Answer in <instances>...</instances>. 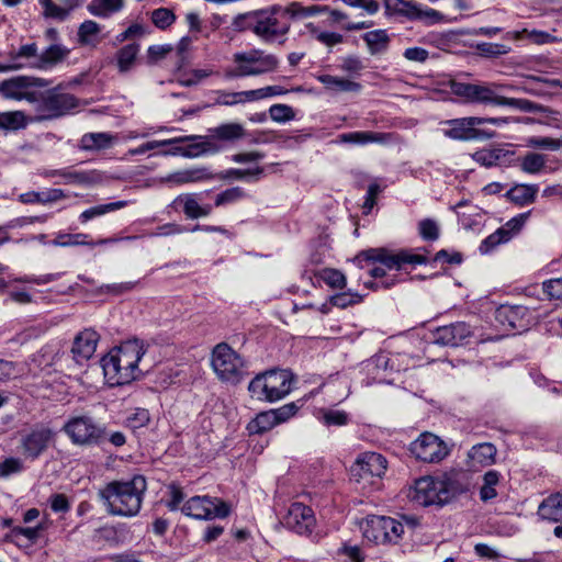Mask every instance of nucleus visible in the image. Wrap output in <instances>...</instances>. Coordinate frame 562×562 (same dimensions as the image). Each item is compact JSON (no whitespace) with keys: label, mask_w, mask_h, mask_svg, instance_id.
Masks as SVG:
<instances>
[{"label":"nucleus","mask_w":562,"mask_h":562,"mask_svg":"<svg viewBox=\"0 0 562 562\" xmlns=\"http://www.w3.org/2000/svg\"><path fill=\"white\" fill-rule=\"evenodd\" d=\"M327 11L326 7H302L292 3L288 9L273 8L239 14L233 25L236 32H254L256 35H285L292 21L301 16H311Z\"/></svg>","instance_id":"1"},{"label":"nucleus","mask_w":562,"mask_h":562,"mask_svg":"<svg viewBox=\"0 0 562 562\" xmlns=\"http://www.w3.org/2000/svg\"><path fill=\"white\" fill-rule=\"evenodd\" d=\"M147 483L143 475L114 480L98 491V498L111 516L135 517L142 508Z\"/></svg>","instance_id":"2"},{"label":"nucleus","mask_w":562,"mask_h":562,"mask_svg":"<svg viewBox=\"0 0 562 562\" xmlns=\"http://www.w3.org/2000/svg\"><path fill=\"white\" fill-rule=\"evenodd\" d=\"M145 355L140 340L132 339L122 342L101 358V367L109 386H121L136 380L140 370L138 363Z\"/></svg>","instance_id":"3"},{"label":"nucleus","mask_w":562,"mask_h":562,"mask_svg":"<svg viewBox=\"0 0 562 562\" xmlns=\"http://www.w3.org/2000/svg\"><path fill=\"white\" fill-rule=\"evenodd\" d=\"M465 491L467 486L456 475L425 476L416 480L413 490L409 492V497L420 506H442Z\"/></svg>","instance_id":"4"},{"label":"nucleus","mask_w":562,"mask_h":562,"mask_svg":"<svg viewBox=\"0 0 562 562\" xmlns=\"http://www.w3.org/2000/svg\"><path fill=\"white\" fill-rule=\"evenodd\" d=\"M361 268L362 261H372L373 263H380L370 269L369 273L373 278H384L386 276V269L389 270H401L404 265H424L427 262V258L423 255L411 254L406 250L393 252L385 248H370L361 251L353 259Z\"/></svg>","instance_id":"5"},{"label":"nucleus","mask_w":562,"mask_h":562,"mask_svg":"<svg viewBox=\"0 0 562 562\" xmlns=\"http://www.w3.org/2000/svg\"><path fill=\"white\" fill-rule=\"evenodd\" d=\"M293 374L289 370L273 369L257 374L249 383L248 391L251 397L277 402L291 392Z\"/></svg>","instance_id":"6"},{"label":"nucleus","mask_w":562,"mask_h":562,"mask_svg":"<svg viewBox=\"0 0 562 562\" xmlns=\"http://www.w3.org/2000/svg\"><path fill=\"white\" fill-rule=\"evenodd\" d=\"M69 54V49L59 45L54 44L47 47L45 50L38 53L37 46L32 44L22 45L18 50L12 49L10 55L9 69L20 68H37L47 69L57 63L64 60Z\"/></svg>","instance_id":"7"},{"label":"nucleus","mask_w":562,"mask_h":562,"mask_svg":"<svg viewBox=\"0 0 562 562\" xmlns=\"http://www.w3.org/2000/svg\"><path fill=\"white\" fill-rule=\"evenodd\" d=\"M233 59L236 66L226 71L227 78L260 76L274 71L279 66V59L274 55L257 49L236 53Z\"/></svg>","instance_id":"8"},{"label":"nucleus","mask_w":562,"mask_h":562,"mask_svg":"<svg viewBox=\"0 0 562 562\" xmlns=\"http://www.w3.org/2000/svg\"><path fill=\"white\" fill-rule=\"evenodd\" d=\"M211 364L217 378L223 382L237 384L246 374L244 359L225 342L214 347Z\"/></svg>","instance_id":"9"},{"label":"nucleus","mask_w":562,"mask_h":562,"mask_svg":"<svg viewBox=\"0 0 562 562\" xmlns=\"http://www.w3.org/2000/svg\"><path fill=\"white\" fill-rule=\"evenodd\" d=\"M497 89L521 90V86L498 83H474L470 103L510 106L520 111H533L536 105L527 99L507 98L497 94Z\"/></svg>","instance_id":"10"},{"label":"nucleus","mask_w":562,"mask_h":562,"mask_svg":"<svg viewBox=\"0 0 562 562\" xmlns=\"http://www.w3.org/2000/svg\"><path fill=\"white\" fill-rule=\"evenodd\" d=\"M480 125H483L480 116L451 119L440 122V132L445 137L459 142L487 140L495 137L494 131L479 128Z\"/></svg>","instance_id":"11"},{"label":"nucleus","mask_w":562,"mask_h":562,"mask_svg":"<svg viewBox=\"0 0 562 562\" xmlns=\"http://www.w3.org/2000/svg\"><path fill=\"white\" fill-rule=\"evenodd\" d=\"M32 105L40 120H50L66 114L77 106V100L69 93L58 92L56 89L36 91Z\"/></svg>","instance_id":"12"},{"label":"nucleus","mask_w":562,"mask_h":562,"mask_svg":"<svg viewBox=\"0 0 562 562\" xmlns=\"http://www.w3.org/2000/svg\"><path fill=\"white\" fill-rule=\"evenodd\" d=\"M63 431L74 445L81 447L98 446L105 437L104 428L88 416L69 418L63 426Z\"/></svg>","instance_id":"13"},{"label":"nucleus","mask_w":562,"mask_h":562,"mask_svg":"<svg viewBox=\"0 0 562 562\" xmlns=\"http://www.w3.org/2000/svg\"><path fill=\"white\" fill-rule=\"evenodd\" d=\"M404 532L403 525L392 517L369 516L362 526L363 537L376 544L396 543Z\"/></svg>","instance_id":"14"},{"label":"nucleus","mask_w":562,"mask_h":562,"mask_svg":"<svg viewBox=\"0 0 562 562\" xmlns=\"http://www.w3.org/2000/svg\"><path fill=\"white\" fill-rule=\"evenodd\" d=\"M181 512L195 519L225 518L231 508L227 503L210 496H193L181 507Z\"/></svg>","instance_id":"15"},{"label":"nucleus","mask_w":562,"mask_h":562,"mask_svg":"<svg viewBox=\"0 0 562 562\" xmlns=\"http://www.w3.org/2000/svg\"><path fill=\"white\" fill-rule=\"evenodd\" d=\"M386 459L376 452L361 453L350 469L351 476L357 482L373 484L386 471Z\"/></svg>","instance_id":"16"},{"label":"nucleus","mask_w":562,"mask_h":562,"mask_svg":"<svg viewBox=\"0 0 562 562\" xmlns=\"http://www.w3.org/2000/svg\"><path fill=\"white\" fill-rule=\"evenodd\" d=\"M54 431L45 426H37L22 435L20 449L22 456L31 461L38 459L54 442Z\"/></svg>","instance_id":"17"},{"label":"nucleus","mask_w":562,"mask_h":562,"mask_svg":"<svg viewBox=\"0 0 562 562\" xmlns=\"http://www.w3.org/2000/svg\"><path fill=\"white\" fill-rule=\"evenodd\" d=\"M411 452L423 462L435 463L443 460L449 454V449L438 436L425 432L412 442Z\"/></svg>","instance_id":"18"},{"label":"nucleus","mask_w":562,"mask_h":562,"mask_svg":"<svg viewBox=\"0 0 562 562\" xmlns=\"http://www.w3.org/2000/svg\"><path fill=\"white\" fill-rule=\"evenodd\" d=\"M45 86H47V82L44 79L16 76L0 82V93L5 99L26 100L32 104L33 100H35L36 92L35 90H32V88Z\"/></svg>","instance_id":"19"},{"label":"nucleus","mask_w":562,"mask_h":562,"mask_svg":"<svg viewBox=\"0 0 562 562\" xmlns=\"http://www.w3.org/2000/svg\"><path fill=\"white\" fill-rule=\"evenodd\" d=\"M495 321L504 330L524 331L531 324L529 308L521 305H501L495 311Z\"/></svg>","instance_id":"20"},{"label":"nucleus","mask_w":562,"mask_h":562,"mask_svg":"<svg viewBox=\"0 0 562 562\" xmlns=\"http://www.w3.org/2000/svg\"><path fill=\"white\" fill-rule=\"evenodd\" d=\"M529 212L518 214L517 216L507 221L502 227L496 229L493 234L488 235L480 245V251L487 254L496 246L509 241L515 234H517L525 225Z\"/></svg>","instance_id":"21"},{"label":"nucleus","mask_w":562,"mask_h":562,"mask_svg":"<svg viewBox=\"0 0 562 562\" xmlns=\"http://www.w3.org/2000/svg\"><path fill=\"white\" fill-rule=\"evenodd\" d=\"M285 526L299 535H310L316 525L313 509L302 503H293L284 516Z\"/></svg>","instance_id":"22"},{"label":"nucleus","mask_w":562,"mask_h":562,"mask_svg":"<svg viewBox=\"0 0 562 562\" xmlns=\"http://www.w3.org/2000/svg\"><path fill=\"white\" fill-rule=\"evenodd\" d=\"M100 335L93 328H85L79 331L72 341L71 355L72 359L78 363L82 364L90 360L95 350Z\"/></svg>","instance_id":"23"},{"label":"nucleus","mask_w":562,"mask_h":562,"mask_svg":"<svg viewBox=\"0 0 562 562\" xmlns=\"http://www.w3.org/2000/svg\"><path fill=\"white\" fill-rule=\"evenodd\" d=\"M471 335V329L464 322L438 327L432 331V341L436 345L457 347Z\"/></svg>","instance_id":"24"},{"label":"nucleus","mask_w":562,"mask_h":562,"mask_svg":"<svg viewBox=\"0 0 562 562\" xmlns=\"http://www.w3.org/2000/svg\"><path fill=\"white\" fill-rule=\"evenodd\" d=\"M173 139H179L178 144H183L184 157L187 158L215 154L220 150V147L209 136L189 135L175 137Z\"/></svg>","instance_id":"25"},{"label":"nucleus","mask_w":562,"mask_h":562,"mask_svg":"<svg viewBox=\"0 0 562 562\" xmlns=\"http://www.w3.org/2000/svg\"><path fill=\"white\" fill-rule=\"evenodd\" d=\"M171 206L175 209L182 207L184 215L191 220L206 217L212 213V205H201L198 194L195 193H183L178 195L172 201Z\"/></svg>","instance_id":"26"},{"label":"nucleus","mask_w":562,"mask_h":562,"mask_svg":"<svg viewBox=\"0 0 562 562\" xmlns=\"http://www.w3.org/2000/svg\"><path fill=\"white\" fill-rule=\"evenodd\" d=\"M117 136L106 132L86 133L79 140V148L85 151H101L110 149L116 143Z\"/></svg>","instance_id":"27"},{"label":"nucleus","mask_w":562,"mask_h":562,"mask_svg":"<svg viewBox=\"0 0 562 562\" xmlns=\"http://www.w3.org/2000/svg\"><path fill=\"white\" fill-rule=\"evenodd\" d=\"M213 175L209 171L207 168H189L179 170L166 176L162 180L167 183H172L176 186H181L186 183L200 182L203 180L212 179Z\"/></svg>","instance_id":"28"},{"label":"nucleus","mask_w":562,"mask_h":562,"mask_svg":"<svg viewBox=\"0 0 562 562\" xmlns=\"http://www.w3.org/2000/svg\"><path fill=\"white\" fill-rule=\"evenodd\" d=\"M538 515L543 520L562 522V493H554L544 498L538 507Z\"/></svg>","instance_id":"29"},{"label":"nucleus","mask_w":562,"mask_h":562,"mask_svg":"<svg viewBox=\"0 0 562 562\" xmlns=\"http://www.w3.org/2000/svg\"><path fill=\"white\" fill-rule=\"evenodd\" d=\"M49 177L58 176L68 184H91L99 179L95 171H75L70 169L52 170L47 173Z\"/></svg>","instance_id":"30"},{"label":"nucleus","mask_w":562,"mask_h":562,"mask_svg":"<svg viewBox=\"0 0 562 562\" xmlns=\"http://www.w3.org/2000/svg\"><path fill=\"white\" fill-rule=\"evenodd\" d=\"M211 139H218L223 142H234L245 137L246 131L239 123H225L210 130Z\"/></svg>","instance_id":"31"},{"label":"nucleus","mask_w":562,"mask_h":562,"mask_svg":"<svg viewBox=\"0 0 562 562\" xmlns=\"http://www.w3.org/2000/svg\"><path fill=\"white\" fill-rule=\"evenodd\" d=\"M389 139L387 134L375 132H350L338 136L339 143L366 145L369 143H384Z\"/></svg>","instance_id":"32"},{"label":"nucleus","mask_w":562,"mask_h":562,"mask_svg":"<svg viewBox=\"0 0 562 562\" xmlns=\"http://www.w3.org/2000/svg\"><path fill=\"white\" fill-rule=\"evenodd\" d=\"M537 184H515L506 193V196L518 205H527L533 203L538 192Z\"/></svg>","instance_id":"33"},{"label":"nucleus","mask_w":562,"mask_h":562,"mask_svg":"<svg viewBox=\"0 0 562 562\" xmlns=\"http://www.w3.org/2000/svg\"><path fill=\"white\" fill-rule=\"evenodd\" d=\"M496 448L490 442L475 445L469 451L473 465L486 467L495 462Z\"/></svg>","instance_id":"34"},{"label":"nucleus","mask_w":562,"mask_h":562,"mask_svg":"<svg viewBox=\"0 0 562 562\" xmlns=\"http://www.w3.org/2000/svg\"><path fill=\"white\" fill-rule=\"evenodd\" d=\"M124 7V0H91L88 4V11L100 18H108L121 11Z\"/></svg>","instance_id":"35"},{"label":"nucleus","mask_w":562,"mask_h":562,"mask_svg":"<svg viewBox=\"0 0 562 562\" xmlns=\"http://www.w3.org/2000/svg\"><path fill=\"white\" fill-rule=\"evenodd\" d=\"M278 425L277 418L272 409L259 413L247 425L250 435L263 434Z\"/></svg>","instance_id":"36"},{"label":"nucleus","mask_w":562,"mask_h":562,"mask_svg":"<svg viewBox=\"0 0 562 562\" xmlns=\"http://www.w3.org/2000/svg\"><path fill=\"white\" fill-rule=\"evenodd\" d=\"M520 169L529 175L540 173L547 164V156L536 151H528L518 159Z\"/></svg>","instance_id":"37"},{"label":"nucleus","mask_w":562,"mask_h":562,"mask_svg":"<svg viewBox=\"0 0 562 562\" xmlns=\"http://www.w3.org/2000/svg\"><path fill=\"white\" fill-rule=\"evenodd\" d=\"M127 204H128L127 201H116V202H111V203H106V204L95 205L93 207H90V209L83 211L80 214L79 220L81 223H87L88 221H90L94 217L102 216L109 212H114V211L121 210V209L125 207Z\"/></svg>","instance_id":"38"},{"label":"nucleus","mask_w":562,"mask_h":562,"mask_svg":"<svg viewBox=\"0 0 562 562\" xmlns=\"http://www.w3.org/2000/svg\"><path fill=\"white\" fill-rule=\"evenodd\" d=\"M317 419L327 427H340L349 423V415L344 411L322 408L317 413Z\"/></svg>","instance_id":"39"},{"label":"nucleus","mask_w":562,"mask_h":562,"mask_svg":"<svg viewBox=\"0 0 562 562\" xmlns=\"http://www.w3.org/2000/svg\"><path fill=\"white\" fill-rule=\"evenodd\" d=\"M540 86L562 88V80L530 76L522 82L521 90L527 93L539 94L543 91Z\"/></svg>","instance_id":"40"},{"label":"nucleus","mask_w":562,"mask_h":562,"mask_svg":"<svg viewBox=\"0 0 562 562\" xmlns=\"http://www.w3.org/2000/svg\"><path fill=\"white\" fill-rule=\"evenodd\" d=\"M139 46L135 43L122 47L117 52V67L121 72L128 71L136 63Z\"/></svg>","instance_id":"41"},{"label":"nucleus","mask_w":562,"mask_h":562,"mask_svg":"<svg viewBox=\"0 0 562 562\" xmlns=\"http://www.w3.org/2000/svg\"><path fill=\"white\" fill-rule=\"evenodd\" d=\"M318 81L322 82L327 89L334 91H358L360 85L344 78H338L331 75L318 76Z\"/></svg>","instance_id":"42"},{"label":"nucleus","mask_w":562,"mask_h":562,"mask_svg":"<svg viewBox=\"0 0 562 562\" xmlns=\"http://www.w3.org/2000/svg\"><path fill=\"white\" fill-rule=\"evenodd\" d=\"M506 156L502 148L481 149L473 154V159L484 167H492L498 164Z\"/></svg>","instance_id":"43"},{"label":"nucleus","mask_w":562,"mask_h":562,"mask_svg":"<svg viewBox=\"0 0 562 562\" xmlns=\"http://www.w3.org/2000/svg\"><path fill=\"white\" fill-rule=\"evenodd\" d=\"M499 473L495 470L487 471L483 476V485L480 490V498L487 502L497 496L495 486L499 482Z\"/></svg>","instance_id":"44"},{"label":"nucleus","mask_w":562,"mask_h":562,"mask_svg":"<svg viewBox=\"0 0 562 562\" xmlns=\"http://www.w3.org/2000/svg\"><path fill=\"white\" fill-rule=\"evenodd\" d=\"M526 144L531 148L555 151L562 148V137L530 136L526 139Z\"/></svg>","instance_id":"45"},{"label":"nucleus","mask_w":562,"mask_h":562,"mask_svg":"<svg viewBox=\"0 0 562 562\" xmlns=\"http://www.w3.org/2000/svg\"><path fill=\"white\" fill-rule=\"evenodd\" d=\"M26 125L25 115L21 111L0 112V127L19 130Z\"/></svg>","instance_id":"46"},{"label":"nucleus","mask_w":562,"mask_h":562,"mask_svg":"<svg viewBox=\"0 0 562 562\" xmlns=\"http://www.w3.org/2000/svg\"><path fill=\"white\" fill-rule=\"evenodd\" d=\"M247 198V193L245 190L240 187H233L229 189H226L218 193L215 196L214 204L215 206H224L228 204H234L243 199Z\"/></svg>","instance_id":"47"},{"label":"nucleus","mask_w":562,"mask_h":562,"mask_svg":"<svg viewBox=\"0 0 562 562\" xmlns=\"http://www.w3.org/2000/svg\"><path fill=\"white\" fill-rule=\"evenodd\" d=\"M8 540L15 542L21 546V538H25L29 544H34L38 540L40 536L35 527H13L9 535L5 537Z\"/></svg>","instance_id":"48"},{"label":"nucleus","mask_w":562,"mask_h":562,"mask_svg":"<svg viewBox=\"0 0 562 562\" xmlns=\"http://www.w3.org/2000/svg\"><path fill=\"white\" fill-rule=\"evenodd\" d=\"M88 235L86 234H58L57 237L52 241V245L58 247H69L79 245H93L87 240Z\"/></svg>","instance_id":"49"},{"label":"nucleus","mask_w":562,"mask_h":562,"mask_svg":"<svg viewBox=\"0 0 562 562\" xmlns=\"http://www.w3.org/2000/svg\"><path fill=\"white\" fill-rule=\"evenodd\" d=\"M416 2L406 0H385V9L391 13H400L412 19L415 13Z\"/></svg>","instance_id":"50"},{"label":"nucleus","mask_w":562,"mask_h":562,"mask_svg":"<svg viewBox=\"0 0 562 562\" xmlns=\"http://www.w3.org/2000/svg\"><path fill=\"white\" fill-rule=\"evenodd\" d=\"M176 21L173 12L167 8H159L151 12L153 24L161 31H165Z\"/></svg>","instance_id":"51"},{"label":"nucleus","mask_w":562,"mask_h":562,"mask_svg":"<svg viewBox=\"0 0 562 562\" xmlns=\"http://www.w3.org/2000/svg\"><path fill=\"white\" fill-rule=\"evenodd\" d=\"M319 278L333 289H342L346 285V277L336 269L326 268L319 271Z\"/></svg>","instance_id":"52"},{"label":"nucleus","mask_w":562,"mask_h":562,"mask_svg":"<svg viewBox=\"0 0 562 562\" xmlns=\"http://www.w3.org/2000/svg\"><path fill=\"white\" fill-rule=\"evenodd\" d=\"M149 420V412L145 408H137L126 417L125 425L126 427L135 431L139 428L147 426Z\"/></svg>","instance_id":"53"},{"label":"nucleus","mask_w":562,"mask_h":562,"mask_svg":"<svg viewBox=\"0 0 562 562\" xmlns=\"http://www.w3.org/2000/svg\"><path fill=\"white\" fill-rule=\"evenodd\" d=\"M269 114L272 121L284 123L294 120L295 112L288 104H273L269 108Z\"/></svg>","instance_id":"54"},{"label":"nucleus","mask_w":562,"mask_h":562,"mask_svg":"<svg viewBox=\"0 0 562 562\" xmlns=\"http://www.w3.org/2000/svg\"><path fill=\"white\" fill-rule=\"evenodd\" d=\"M476 49L483 57H496L507 54L510 47L504 44L482 42L476 44Z\"/></svg>","instance_id":"55"},{"label":"nucleus","mask_w":562,"mask_h":562,"mask_svg":"<svg viewBox=\"0 0 562 562\" xmlns=\"http://www.w3.org/2000/svg\"><path fill=\"white\" fill-rule=\"evenodd\" d=\"M302 406L303 402L300 400L297 402L288 403L272 411L274 413L278 424H281L293 417Z\"/></svg>","instance_id":"56"},{"label":"nucleus","mask_w":562,"mask_h":562,"mask_svg":"<svg viewBox=\"0 0 562 562\" xmlns=\"http://www.w3.org/2000/svg\"><path fill=\"white\" fill-rule=\"evenodd\" d=\"M418 231L425 240H437L439 238V226L434 220L426 218L420 221Z\"/></svg>","instance_id":"57"},{"label":"nucleus","mask_w":562,"mask_h":562,"mask_svg":"<svg viewBox=\"0 0 562 562\" xmlns=\"http://www.w3.org/2000/svg\"><path fill=\"white\" fill-rule=\"evenodd\" d=\"M23 462L19 458L10 457L0 462V477H8L12 474L22 472Z\"/></svg>","instance_id":"58"},{"label":"nucleus","mask_w":562,"mask_h":562,"mask_svg":"<svg viewBox=\"0 0 562 562\" xmlns=\"http://www.w3.org/2000/svg\"><path fill=\"white\" fill-rule=\"evenodd\" d=\"M415 13L416 14H414V16H412V19L420 20L427 24H435V23L441 21L443 18L439 11L431 9V8L423 9L417 3L415 5Z\"/></svg>","instance_id":"59"},{"label":"nucleus","mask_w":562,"mask_h":562,"mask_svg":"<svg viewBox=\"0 0 562 562\" xmlns=\"http://www.w3.org/2000/svg\"><path fill=\"white\" fill-rule=\"evenodd\" d=\"M50 509L56 514H66L70 510L71 505L65 494L55 493L48 498Z\"/></svg>","instance_id":"60"},{"label":"nucleus","mask_w":562,"mask_h":562,"mask_svg":"<svg viewBox=\"0 0 562 562\" xmlns=\"http://www.w3.org/2000/svg\"><path fill=\"white\" fill-rule=\"evenodd\" d=\"M473 85L474 83L461 82L457 80H450L449 82L451 92L468 103H470L471 100Z\"/></svg>","instance_id":"61"},{"label":"nucleus","mask_w":562,"mask_h":562,"mask_svg":"<svg viewBox=\"0 0 562 562\" xmlns=\"http://www.w3.org/2000/svg\"><path fill=\"white\" fill-rule=\"evenodd\" d=\"M542 291L550 300H562V278L543 282Z\"/></svg>","instance_id":"62"},{"label":"nucleus","mask_w":562,"mask_h":562,"mask_svg":"<svg viewBox=\"0 0 562 562\" xmlns=\"http://www.w3.org/2000/svg\"><path fill=\"white\" fill-rule=\"evenodd\" d=\"M361 301V296L358 294L339 293L330 297V303L337 307H348Z\"/></svg>","instance_id":"63"},{"label":"nucleus","mask_w":562,"mask_h":562,"mask_svg":"<svg viewBox=\"0 0 562 562\" xmlns=\"http://www.w3.org/2000/svg\"><path fill=\"white\" fill-rule=\"evenodd\" d=\"M338 553L347 557L351 562H363L364 554L359 546L345 543L338 549Z\"/></svg>","instance_id":"64"}]
</instances>
